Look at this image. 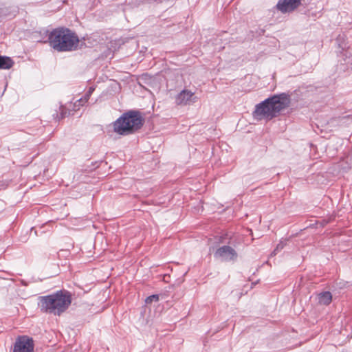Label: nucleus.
I'll return each mask as SVG.
<instances>
[{"label": "nucleus", "instance_id": "obj_12", "mask_svg": "<svg viewBox=\"0 0 352 352\" xmlns=\"http://www.w3.org/2000/svg\"><path fill=\"white\" fill-rule=\"evenodd\" d=\"M158 299H159V297L157 295H152V296H150L146 298V302L150 303V302H153V300L157 301Z\"/></svg>", "mask_w": 352, "mask_h": 352}, {"label": "nucleus", "instance_id": "obj_15", "mask_svg": "<svg viewBox=\"0 0 352 352\" xmlns=\"http://www.w3.org/2000/svg\"><path fill=\"white\" fill-rule=\"evenodd\" d=\"M94 89H95V88L94 87H89V90L87 91V92L86 94H88V96H91V95L94 92Z\"/></svg>", "mask_w": 352, "mask_h": 352}, {"label": "nucleus", "instance_id": "obj_4", "mask_svg": "<svg viewBox=\"0 0 352 352\" xmlns=\"http://www.w3.org/2000/svg\"><path fill=\"white\" fill-rule=\"evenodd\" d=\"M143 124L140 113L135 111H129L122 114L113 123L114 131L119 135H126L139 129Z\"/></svg>", "mask_w": 352, "mask_h": 352}, {"label": "nucleus", "instance_id": "obj_3", "mask_svg": "<svg viewBox=\"0 0 352 352\" xmlns=\"http://www.w3.org/2000/svg\"><path fill=\"white\" fill-rule=\"evenodd\" d=\"M71 302V296L68 292L59 291L40 298L41 310L54 315H60L64 312L69 307Z\"/></svg>", "mask_w": 352, "mask_h": 352}, {"label": "nucleus", "instance_id": "obj_17", "mask_svg": "<svg viewBox=\"0 0 352 352\" xmlns=\"http://www.w3.org/2000/svg\"><path fill=\"white\" fill-rule=\"evenodd\" d=\"M278 248H283V245H281L280 244H278V245H277V249H278Z\"/></svg>", "mask_w": 352, "mask_h": 352}, {"label": "nucleus", "instance_id": "obj_14", "mask_svg": "<svg viewBox=\"0 0 352 352\" xmlns=\"http://www.w3.org/2000/svg\"><path fill=\"white\" fill-rule=\"evenodd\" d=\"M94 89H95V88L94 87H89V90L87 91V92L86 94H88V96H91V95L94 92Z\"/></svg>", "mask_w": 352, "mask_h": 352}, {"label": "nucleus", "instance_id": "obj_1", "mask_svg": "<svg viewBox=\"0 0 352 352\" xmlns=\"http://www.w3.org/2000/svg\"><path fill=\"white\" fill-rule=\"evenodd\" d=\"M289 104L290 98L287 94L274 95L256 105L253 117L258 120H270L277 117Z\"/></svg>", "mask_w": 352, "mask_h": 352}, {"label": "nucleus", "instance_id": "obj_6", "mask_svg": "<svg viewBox=\"0 0 352 352\" xmlns=\"http://www.w3.org/2000/svg\"><path fill=\"white\" fill-rule=\"evenodd\" d=\"M214 256L222 261H230L236 258L237 253L232 247L223 245L216 250Z\"/></svg>", "mask_w": 352, "mask_h": 352}, {"label": "nucleus", "instance_id": "obj_8", "mask_svg": "<svg viewBox=\"0 0 352 352\" xmlns=\"http://www.w3.org/2000/svg\"><path fill=\"white\" fill-rule=\"evenodd\" d=\"M300 1L301 0H280L276 8L283 13L291 12L300 6Z\"/></svg>", "mask_w": 352, "mask_h": 352}, {"label": "nucleus", "instance_id": "obj_13", "mask_svg": "<svg viewBox=\"0 0 352 352\" xmlns=\"http://www.w3.org/2000/svg\"><path fill=\"white\" fill-rule=\"evenodd\" d=\"M82 105H79V102H77V100L75 102L74 104V109L73 110L74 111H76L78 109H79V108L81 107Z\"/></svg>", "mask_w": 352, "mask_h": 352}, {"label": "nucleus", "instance_id": "obj_11", "mask_svg": "<svg viewBox=\"0 0 352 352\" xmlns=\"http://www.w3.org/2000/svg\"><path fill=\"white\" fill-rule=\"evenodd\" d=\"M89 97L90 96L86 94L83 98L77 100V102H79V105H84L88 101Z\"/></svg>", "mask_w": 352, "mask_h": 352}, {"label": "nucleus", "instance_id": "obj_7", "mask_svg": "<svg viewBox=\"0 0 352 352\" xmlns=\"http://www.w3.org/2000/svg\"><path fill=\"white\" fill-rule=\"evenodd\" d=\"M197 96L190 90L184 89L175 98V102L178 105H190L196 102Z\"/></svg>", "mask_w": 352, "mask_h": 352}, {"label": "nucleus", "instance_id": "obj_5", "mask_svg": "<svg viewBox=\"0 0 352 352\" xmlns=\"http://www.w3.org/2000/svg\"><path fill=\"white\" fill-rule=\"evenodd\" d=\"M33 340L27 336H19L15 342L13 352H33Z\"/></svg>", "mask_w": 352, "mask_h": 352}, {"label": "nucleus", "instance_id": "obj_16", "mask_svg": "<svg viewBox=\"0 0 352 352\" xmlns=\"http://www.w3.org/2000/svg\"><path fill=\"white\" fill-rule=\"evenodd\" d=\"M94 89H95V88L94 87H89V90L87 91V92L86 94H88V96H91V95L94 92Z\"/></svg>", "mask_w": 352, "mask_h": 352}, {"label": "nucleus", "instance_id": "obj_18", "mask_svg": "<svg viewBox=\"0 0 352 352\" xmlns=\"http://www.w3.org/2000/svg\"><path fill=\"white\" fill-rule=\"evenodd\" d=\"M65 113H65V112L63 111V110H62V112H61L62 116H65Z\"/></svg>", "mask_w": 352, "mask_h": 352}, {"label": "nucleus", "instance_id": "obj_9", "mask_svg": "<svg viewBox=\"0 0 352 352\" xmlns=\"http://www.w3.org/2000/svg\"><path fill=\"white\" fill-rule=\"evenodd\" d=\"M318 302L321 305H328L332 300V296L329 292H324L318 296Z\"/></svg>", "mask_w": 352, "mask_h": 352}, {"label": "nucleus", "instance_id": "obj_2", "mask_svg": "<svg viewBox=\"0 0 352 352\" xmlns=\"http://www.w3.org/2000/svg\"><path fill=\"white\" fill-rule=\"evenodd\" d=\"M50 46L58 52L72 51L77 49L79 39L71 30L67 28H57L49 35Z\"/></svg>", "mask_w": 352, "mask_h": 352}, {"label": "nucleus", "instance_id": "obj_10", "mask_svg": "<svg viewBox=\"0 0 352 352\" xmlns=\"http://www.w3.org/2000/svg\"><path fill=\"white\" fill-rule=\"evenodd\" d=\"M13 60L8 56H2L0 55V69H8L12 67Z\"/></svg>", "mask_w": 352, "mask_h": 352}]
</instances>
